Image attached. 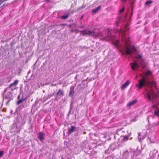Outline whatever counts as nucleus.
<instances>
[{
    "label": "nucleus",
    "instance_id": "nucleus-18",
    "mask_svg": "<svg viewBox=\"0 0 159 159\" xmlns=\"http://www.w3.org/2000/svg\"><path fill=\"white\" fill-rule=\"evenodd\" d=\"M152 2V1L151 0H149L147 1L145 3V5H148L149 4H151Z\"/></svg>",
    "mask_w": 159,
    "mask_h": 159
},
{
    "label": "nucleus",
    "instance_id": "nucleus-12",
    "mask_svg": "<svg viewBox=\"0 0 159 159\" xmlns=\"http://www.w3.org/2000/svg\"><path fill=\"white\" fill-rule=\"evenodd\" d=\"M101 9V6H100L98 7L96 9H94L92 10L93 13H95L97 12L99 10Z\"/></svg>",
    "mask_w": 159,
    "mask_h": 159
},
{
    "label": "nucleus",
    "instance_id": "nucleus-29",
    "mask_svg": "<svg viewBox=\"0 0 159 159\" xmlns=\"http://www.w3.org/2000/svg\"><path fill=\"white\" fill-rule=\"evenodd\" d=\"M121 1H123V2H126V0H121Z\"/></svg>",
    "mask_w": 159,
    "mask_h": 159
},
{
    "label": "nucleus",
    "instance_id": "nucleus-28",
    "mask_svg": "<svg viewBox=\"0 0 159 159\" xmlns=\"http://www.w3.org/2000/svg\"><path fill=\"white\" fill-rule=\"evenodd\" d=\"M45 1L47 2H50V0H45Z\"/></svg>",
    "mask_w": 159,
    "mask_h": 159
},
{
    "label": "nucleus",
    "instance_id": "nucleus-20",
    "mask_svg": "<svg viewBox=\"0 0 159 159\" xmlns=\"http://www.w3.org/2000/svg\"><path fill=\"white\" fill-rule=\"evenodd\" d=\"M147 96L148 97V99L149 100H150L151 99V96L150 95H149V93H147Z\"/></svg>",
    "mask_w": 159,
    "mask_h": 159
},
{
    "label": "nucleus",
    "instance_id": "nucleus-9",
    "mask_svg": "<svg viewBox=\"0 0 159 159\" xmlns=\"http://www.w3.org/2000/svg\"><path fill=\"white\" fill-rule=\"evenodd\" d=\"M138 102L137 99H135L132 102H129L127 104V105L129 107H130L136 104Z\"/></svg>",
    "mask_w": 159,
    "mask_h": 159
},
{
    "label": "nucleus",
    "instance_id": "nucleus-10",
    "mask_svg": "<svg viewBox=\"0 0 159 159\" xmlns=\"http://www.w3.org/2000/svg\"><path fill=\"white\" fill-rule=\"evenodd\" d=\"M130 81L129 80H128L126 81V82L124 83V84L122 85L121 89H124L129 84Z\"/></svg>",
    "mask_w": 159,
    "mask_h": 159
},
{
    "label": "nucleus",
    "instance_id": "nucleus-3",
    "mask_svg": "<svg viewBox=\"0 0 159 159\" xmlns=\"http://www.w3.org/2000/svg\"><path fill=\"white\" fill-rule=\"evenodd\" d=\"M137 50L134 47H128L126 48L125 52L127 55H129L133 53L134 52H136Z\"/></svg>",
    "mask_w": 159,
    "mask_h": 159
},
{
    "label": "nucleus",
    "instance_id": "nucleus-2",
    "mask_svg": "<svg viewBox=\"0 0 159 159\" xmlns=\"http://www.w3.org/2000/svg\"><path fill=\"white\" fill-rule=\"evenodd\" d=\"M80 32L83 36H97L98 35V33H96L94 31H91L87 30L80 31Z\"/></svg>",
    "mask_w": 159,
    "mask_h": 159
},
{
    "label": "nucleus",
    "instance_id": "nucleus-22",
    "mask_svg": "<svg viewBox=\"0 0 159 159\" xmlns=\"http://www.w3.org/2000/svg\"><path fill=\"white\" fill-rule=\"evenodd\" d=\"M4 153V151H0V157L2 156Z\"/></svg>",
    "mask_w": 159,
    "mask_h": 159
},
{
    "label": "nucleus",
    "instance_id": "nucleus-16",
    "mask_svg": "<svg viewBox=\"0 0 159 159\" xmlns=\"http://www.w3.org/2000/svg\"><path fill=\"white\" fill-rule=\"evenodd\" d=\"M147 93H149V95L151 96L153 95V92L152 90H151L150 91H148Z\"/></svg>",
    "mask_w": 159,
    "mask_h": 159
},
{
    "label": "nucleus",
    "instance_id": "nucleus-1",
    "mask_svg": "<svg viewBox=\"0 0 159 159\" xmlns=\"http://www.w3.org/2000/svg\"><path fill=\"white\" fill-rule=\"evenodd\" d=\"M152 74V72L150 70L143 73L142 78L139 81V88L141 89L143 86H147V80H148V77Z\"/></svg>",
    "mask_w": 159,
    "mask_h": 159
},
{
    "label": "nucleus",
    "instance_id": "nucleus-4",
    "mask_svg": "<svg viewBox=\"0 0 159 159\" xmlns=\"http://www.w3.org/2000/svg\"><path fill=\"white\" fill-rule=\"evenodd\" d=\"M147 86L151 88L152 87H154L155 88L157 89V82L155 80H153L150 82L147 80Z\"/></svg>",
    "mask_w": 159,
    "mask_h": 159
},
{
    "label": "nucleus",
    "instance_id": "nucleus-6",
    "mask_svg": "<svg viewBox=\"0 0 159 159\" xmlns=\"http://www.w3.org/2000/svg\"><path fill=\"white\" fill-rule=\"evenodd\" d=\"M130 65L131 68L134 70H135L136 68H138L139 66L137 63L135 62L134 63H130Z\"/></svg>",
    "mask_w": 159,
    "mask_h": 159
},
{
    "label": "nucleus",
    "instance_id": "nucleus-26",
    "mask_svg": "<svg viewBox=\"0 0 159 159\" xmlns=\"http://www.w3.org/2000/svg\"><path fill=\"white\" fill-rule=\"evenodd\" d=\"M3 0H0V5L3 3Z\"/></svg>",
    "mask_w": 159,
    "mask_h": 159
},
{
    "label": "nucleus",
    "instance_id": "nucleus-7",
    "mask_svg": "<svg viewBox=\"0 0 159 159\" xmlns=\"http://www.w3.org/2000/svg\"><path fill=\"white\" fill-rule=\"evenodd\" d=\"M75 87L74 86H71L70 88V91H69V96L71 97L74 95L75 92L74 91Z\"/></svg>",
    "mask_w": 159,
    "mask_h": 159
},
{
    "label": "nucleus",
    "instance_id": "nucleus-17",
    "mask_svg": "<svg viewBox=\"0 0 159 159\" xmlns=\"http://www.w3.org/2000/svg\"><path fill=\"white\" fill-rule=\"evenodd\" d=\"M69 17V15L68 14L66 15L65 16H62V18L63 19H66L67 18Z\"/></svg>",
    "mask_w": 159,
    "mask_h": 159
},
{
    "label": "nucleus",
    "instance_id": "nucleus-25",
    "mask_svg": "<svg viewBox=\"0 0 159 159\" xmlns=\"http://www.w3.org/2000/svg\"><path fill=\"white\" fill-rule=\"evenodd\" d=\"M138 56L139 57V58H141L142 57V56L140 54H138Z\"/></svg>",
    "mask_w": 159,
    "mask_h": 159
},
{
    "label": "nucleus",
    "instance_id": "nucleus-11",
    "mask_svg": "<svg viewBox=\"0 0 159 159\" xmlns=\"http://www.w3.org/2000/svg\"><path fill=\"white\" fill-rule=\"evenodd\" d=\"M130 135L131 133H129L128 135L123 136V141L125 142L128 141L129 140V137L130 136Z\"/></svg>",
    "mask_w": 159,
    "mask_h": 159
},
{
    "label": "nucleus",
    "instance_id": "nucleus-24",
    "mask_svg": "<svg viewBox=\"0 0 159 159\" xmlns=\"http://www.w3.org/2000/svg\"><path fill=\"white\" fill-rule=\"evenodd\" d=\"M124 11V8H123L121 10H120L119 11L120 12H123Z\"/></svg>",
    "mask_w": 159,
    "mask_h": 159
},
{
    "label": "nucleus",
    "instance_id": "nucleus-30",
    "mask_svg": "<svg viewBox=\"0 0 159 159\" xmlns=\"http://www.w3.org/2000/svg\"><path fill=\"white\" fill-rule=\"evenodd\" d=\"M18 87H16V88H15L14 89H17V88H18Z\"/></svg>",
    "mask_w": 159,
    "mask_h": 159
},
{
    "label": "nucleus",
    "instance_id": "nucleus-8",
    "mask_svg": "<svg viewBox=\"0 0 159 159\" xmlns=\"http://www.w3.org/2000/svg\"><path fill=\"white\" fill-rule=\"evenodd\" d=\"M39 138L40 141H42L44 139L45 134L43 133L42 132H39Z\"/></svg>",
    "mask_w": 159,
    "mask_h": 159
},
{
    "label": "nucleus",
    "instance_id": "nucleus-23",
    "mask_svg": "<svg viewBox=\"0 0 159 159\" xmlns=\"http://www.w3.org/2000/svg\"><path fill=\"white\" fill-rule=\"evenodd\" d=\"M23 100H20L18 101L17 102V104H20L23 101Z\"/></svg>",
    "mask_w": 159,
    "mask_h": 159
},
{
    "label": "nucleus",
    "instance_id": "nucleus-19",
    "mask_svg": "<svg viewBox=\"0 0 159 159\" xmlns=\"http://www.w3.org/2000/svg\"><path fill=\"white\" fill-rule=\"evenodd\" d=\"M154 114L155 115L159 116V110L158 111H155Z\"/></svg>",
    "mask_w": 159,
    "mask_h": 159
},
{
    "label": "nucleus",
    "instance_id": "nucleus-14",
    "mask_svg": "<svg viewBox=\"0 0 159 159\" xmlns=\"http://www.w3.org/2000/svg\"><path fill=\"white\" fill-rule=\"evenodd\" d=\"M57 94L63 96L64 95V92L63 91L60 89H59L58 92L57 93Z\"/></svg>",
    "mask_w": 159,
    "mask_h": 159
},
{
    "label": "nucleus",
    "instance_id": "nucleus-13",
    "mask_svg": "<svg viewBox=\"0 0 159 159\" xmlns=\"http://www.w3.org/2000/svg\"><path fill=\"white\" fill-rule=\"evenodd\" d=\"M18 81L17 80H15L14 82L11 84L9 85V87L11 88V86H15L17 85L18 84Z\"/></svg>",
    "mask_w": 159,
    "mask_h": 159
},
{
    "label": "nucleus",
    "instance_id": "nucleus-21",
    "mask_svg": "<svg viewBox=\"0 0 159 159\" xmlns=\"http://www.w3.org/2000/svg\"><path fill=\"white\" fill-rule=\"evenodd\" d=\"M120 23V21L119 20H117L116 21L115 23V24L116 25L117 27L118 25V24Z\"/></svg>",
    "mask_w": 159,
    "mask_h": 159
},
{
    "label": "nucleus",
    "instance_id": "nucleus-27",
    "mask_svg": "<svg viewBox=\"0 0 159 159\" xmlns=\"http://www.w3.org/2000/svg\"><path fill=\"white\" fill-rule=\"evenodd\" d=\"M145 67V66H142V69H144Z\"/></svg>",
    "mask_w": 159,
    "mask_h": 159
},
{
    "label": "nucleus",
    "instance_id": "nucleus-31",
    "mask_svg": "<svg viewBox=\"0 0 159 159\" xmlns=\"http://www.w3.org/2000/svg\"><path fill=\"white\" fill-rule=\"evenodd\" d=\"M84 134H86V132H84Z\"/></svg>",
    "mask_w": 159,
    "mask_h": 159
},
{
    "label": "nucleus",
    "instance_id": "nucleus-5",
    "mask_svg": "<svg viewBox=\"0 0 159 159\" xmlns=\"http://www.w3.org/2000/svg\"><path fill=\"white\" fill-rule=\"evenodd\" d=\"M76 127L74 126H71L70 128H69L68 129L67 134L69 135L71 133L75 131L76 130Z\"/></svg>",
    "mask_w": 159,
    "mask_h": 159
},
{
    "label": "nucleus",
    "instance_id": "nucleus-15",
    "mask_svg": "<svg viewBox=\"0 0 159 159\" xmlns=\"http://www.w3.org/2000/svg\"><path fill=\"white\" fill-rule=\"evenodd\" d=\"M113 44L116 47H118L119 44V41L117 40L113 42Z\"/></svg>",
    "mask_w": 159,
    "mask_h": 159
}]
</instances>
